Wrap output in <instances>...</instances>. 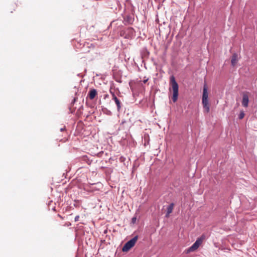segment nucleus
Returning <instances> with one entry per match:
<instances>
[{"mask_svg":"<svg viewBox=\"0 0 257 257\" xmlns=\"http://www.w3.org/2000/svg\"><path fill=\"white\" fill-rule=\"evenodd\" d=\"M170 83L173 91V101L175 102L178 99L179 86L173 76H172L170 78Z\"/></svg>","mask_w":257,"mask_h":257,"instance_id":"f257e3e1","label":"nucleus"},{"mask_svg":"<svg viewBox=\"0 0 257 257\" xmlns=\"http://www.w3.org/2000/svg\"><path fill=\"white\" fill-rule=\"evenodd\" d=\"M138 236H135L131 240L128 241L125 243L124 246L122 247V251L123 252L128 251L132 247H133L138 240Z\"/></svg>","mask_w":257,"mask_h":257,"instance_id":"f03ea898","label":"nucleus"},{"mask_svg":"<svg viewBox=\"0 0 257 257\" xmlns=\"http://www.w3.org/2000/svg\"><path fill=\"white\" fill-rule=\"evenodd\" d=\"M249 99L248 95L247 92H243L242 94V105L245 107H247L248 105Z\"/></svg>","mask_w":257,"mask_h":257,"instance_id":"7ed1b4c3","label":"nucleus"},{"mask_svg":"<svg viewBox=\"0 0 257 257\" xmlns=\"http://www.w3.org/2000/svg\"><path fill=\"white\" fill-rule=\"evenodd\" d=\"M202 102L203 108L204 109V112L208 113L210 110V106L208 101V98H202Z\"/></svg>","mask_w":257,"mask_h":257,"instance_id":"20e7f679","label":"nucleus"},{"mask_svg":"<svg viewBox=\"0 0 257 257\" xmlns=\"http://www.w3.org/2000/svg\"><path fill=\"white\" fill-rule=\"evenodd\" d=\"M202 242V240L200 238H198L195 243L189 248V250L193 251L197 249Z\"/></svg>","mask_w":257,"mask_h":257,"instance_id":"39448f33","label":"nucleus"},{"mask_svg":"<svg viewBox=\"0 0 257 257\" xmlns=\"http://www.w3.org/2000/svg\"><path fill=\"white\" fill-rule=\"evenodd\" d=\"M112 100H113L117 106V110L119 112L121 108V104L120 101L117 98L114 93H112Z\"/></svg>","mask_w":257,"mask_h":257,"instance_id":"423d86ee","label":"nucleus"},{"mask_svg":"<svg viewBox=\"0 0 257 257\" xmlns=\"http://www.w3.org/2000/svg\"><path fill=\"white\" fill-rule=\"evenodd\" d=\"M174 206V204L173 203H171L167 208V213L165 215L166 217H168L170 215V214L172 212L173 208Z\"/></svg>","mask_w":257,"mask_h":257,"instance_id":"0eeeda50","label":"nucleus"},{"mask_svg":"<svg viewBox=\"0 0 257 257\" xmlns=\"http://www.w3.org/2000/svg\"><path fill=\"white\" fill-rule=\"evenodd\" d=\"M97 95V91L95 89H91L88 93V96L91 100L93 99Z\"/></svg>","mask_w":257,"mask_h":257,"instance_id":"6e6552de","label":"nucleus"},{"mask_svg":"<svg viewBox=\"0 0 257 257\" xmlns=\"http://www.w3.org/2000/svg\"><path fill=\"white\" fill-rule=\"evenodd\" d=\"M238 61V56L236 53L232 55L231 60V63L232 66H234Z\"/></svg>","mask_w":257,"mask_h":257,"instance_id":"1a4fd4ad","label":"nucleus"},{"mask_svg":"<svg viewBox=\"0 0 257 257\" xmlns=\"http://www.w3.org/2000/svg\"><path fill=\"white\" fill-rule=\"evenodd\" d=\"M202 98H208L207 87L206 84H205L203 87Z\"/></svg>","mask_w":257,"mask_h":257,"instance_id":"9d476101","label":"nucleus"},{"mask_svg":"<svg viewBox=\"0 0 257 257\" xmlns=\"http://www.w3.org/2000/svg\"><path fill=\"white\" fill-rule=\"evenodd\" d=\"M244 116V113L243 111H241L240 112L239 116H238V118L241 119H242Z\"/></svg>","mask_w":257,"mask_h":257,"instance_id":"9b49d317","label":"nucleus"},{"mask_svg":"<svg viewBox=\"0 0 257 257\" xmlns=\"http://www.w3.org/2000/svg\"><path fill=\"white\" fill-rule=\"evenodd\" d=\"M79 216L78 215L75 216V218H74V221L75 222H77L79 220Z\"/></svg>","mask_w":257,"mask_h":257,"instance_id":"f8f14e48","label":"nucleus"},{"mask_svg":"<svg viewBox=\"0 0 257 257\" xmlns=\"http://www.w3.org/2000/svg\"><path fill=\"white\" fill-rule=\"evenodd\" d=\"M136 219H137L136 217H133V218H132V222H133V223H135L136 222Z\"/></svg>","mask_w":257,"mask_h":257,"instance_id":"ddd939ff","label":"nucleus"},{"mask_svg":"<svg viewBox=\"0 0 257 257\" xmlns=\"http://www.w3.org/2000/svg\"><path fill=\"white\" fill-rule=\"evenodd\" d=\"M127 21H128L130 23H131L132 22V19H131V17H127Z\"/></svg>","mask_w":257,"mask_h":257,"instance_id":"4468645a","label":"nucleus"},{"mask_svg":"<svg viewBox=\"0 0 257 257\" xmlns=\"http://www.w3.org/2000/svg\"><path fill=\"white\" fill-rule=\"evenodd\" d=\"M76 100H77V98L75 97L73 99L72 102H71V104H74L76 101Z\"/></svg>","mask_w":257,"mask_h":257,"instance_id":"2eb2a0df","label":"nucleus"},{"mask_svg":"<svg viewBox=\"0 0 257 257\" xmlns=\"http://www.w3.org/2000/svg\"><path fill=\"white\" fill-rule=\"evenodd\" d=\"M65 130V127H62V128H61L60 129V131H61V132H63V131H64Z\"/></svg>","mask_w":257,"mask_h":257,"instance_id":"dca6fc26","label":"nucleus"},{"mask_svg":"<svg viewBox=\"0 0 257 257\" xmlns=\"http://www.w3.org/2000/svg\"><path fill=\"white\" fill-rule=\"evenodd\" d=\"M147 81H148V79H145V80H144L143 82L144 83H146Z\"/></svg>","mask_w":257,"mask_h":257,"instance_id":"f3484780","label":"nucleus"},{"mask_svg":"<svg viewBox=\"0 0 257 257\" xmlns=\"http://www.w3.org/2000/svg\"><path fill=\"white\" fill-rule=\"evenodd\" d=\"M108 113L110 114V113H111L110 111H109L108 112Z\"/></svg>","mask_w":257,"mask_h":257,"instance_id":"a211bd4d","label":"nucleus"},{"mask_svg":"<svg viewBox=\"0 0 257 257\" xmlns=\"http://www.w3.org/2000/svg\"><path fill=\"white\" fill-rule=\"evenodd\" d=\"M108 113L110 114V113H111L110 111H109L108 112Z\"/></svg>","mask_w":257,"mask_h":257,"instance_id":"6ab92c4d","label":"nucleus"}]
</instances>
